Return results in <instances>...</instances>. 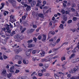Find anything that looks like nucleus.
<instances>
[{
	"label": "nucleus",
	"mask_w": 79,
	"mask_h": 79,
	"mask_svg": "<svg viewBox=\"0 0 79 79\" xmlns=\"http://www.w3.org/2000/svg\"><path fill=\"white\" fill-rule=\"evenodd\" d=\"M54 76L55 77L56 79H59V76H58V75H57L55 73H54Z\"/></svg>",
	"instance_id": "nucleus-16"
},
{
	"label": "nucleus",
	"mask_w": 79,
	"mask_h": 79,
	"mask_svg": "<svg viewBox=\"0 0 79 79\" xmlns=\"http://www.w3.org/2000/svg\"><path fill=\"white\" fill-rule=\"evenodd\" d=\"M6 70H4L2 71V74H4L6 73Z\"/></svg>",
	"instance_id": "nucleus-39"
},
{
	"label": "nucleus",
	"mask_w": 79,
	"mask_h": 79,
	"mask_svg": "<svg viewBox=\"0 0 79 79\" xmlns=\"http://www.w3.org/2000/svg\"><path fill=\"white\" fill-rule=\"evenodd\" d=\"M10 72V73H13V74L15 73V72H14V71H13V70H9Z\"/></svg>",
	"instance_id": "nucleus-48"
},
{
	"label": "nucleus",
	"mask_w": 79,
	"mask_h": 79,
	"mask_svg": "<svg viewBox=\"0 0 79 79\" xmlns=\"http://www.w3.org/2000/svg\"><path fill=\"white\" fill-rule=\"evenodd\" d=\"M58 57V56H56L54 57H49V56H47L46 57L45 60L46 62H47V61H50V60H52V59H55V58H57Z\"/></svg>",
	"instance_id": "nucleus-1"
},
{
	"label": "nucleus",
	"mask_w": 79,
	"mask_h": 79,
	"mask_svg": "<svg viewBox=\"0 0 79 79\" xmlns=\"http://www.w3.org/2000/svg\"><path fill=\"white\" fill-rule=\"evenodd\" d=\"M25 7H26V6L27 7V8L26 9V10L27 11H29V10H31V6H28L27 4L25 5Z\"/></svg>",
	"instance_id": "nucleus-5"
},
{
	"label": "nucleus",
	"mask_w": 79,
	"mask_h": 79,
	"mask_svg": "<svg viewBox=\"0 0 79 79\" xmlns=\"http://www.w3.org/2000/svg\"><path fill=\"white\" fill-rule=\"evenodd\" d=\"M32 60L33 61H35L36 60H37V61H39V60L37 59V58H36V57H33V58H32Z\"/></svg>",
	"instance_id": "nucleus-19"
},
{
	"label": "nucleus",
	"mask_w": 79,
	"mask_h": 79,
	"mask_svg": "<svg viewBox=\"0 0 79 79\" xmlns=\"http://www.w3.org/2000/svg\"><path fill=\"white\" fill-rule=\"evenodd\" d=\"M1 50H6V49L5 47L3 46L1 47Z\"/></svg>",
	"instance_id": "nucleus-37"
},
{
	"label": "nucleus",
	"mask_w": 79,
	"mask_h": 79,
	"mask_svg": "<svg viewBox=\"0 0 79 79\" xmlns=\"http://www.w3.org/2000/svg\"><path fill=\"white\" fill-rule=\"evenodd\" d=\"M15 53H19V52L18 49H15Z\"/></svg>",
	"instance_id": "nucleus-29"
},
{
	"label": "nucleus",
	"mask_w": 79,
	"mask_h": 79,
	"mask_svg": "<svg viewBox=\"0 0 79 79\" xmlns=\"http://www.w3.org/2000/svg\"><path fill=\"white\" fill-rule=\"evenodd\" d=\"M70 79H76V78L74 77H71L70 78Z\"/></svg>",
	"instance_id": "nucleus-64"
},
{
	"label": "nucleus",
	"mask_w": 79,
	"mask_h": 79,
	"mask_svg": "<svg viewBox=\"0 0 79 79\" xmlns=\"http://www.w3.org/2000/svg\"><path fill=\"white\" fill-rule=\"evenodd\" d=\"M16 34L15 31H12L10 35H11V36H13V35H14V34Z\"/></svg>",
	"instance_id": "nucleus-18"
},
{
	"label": "nucleus",
	"mask_w": 79,
	"mask_h": 79,
	"mask_svg": "<svg viewBox=\"0 0 79 79\" xmlns=\"http://www.w3.org/2000/svg\"><path fill=\"white\" fill-rule=\"evenodd\" d=\"M68 42H65L62 44V46H63V45H68Z\"/></svg>",
	"instance_id": "nucleus-47"
},
{
	"label": "nucleus",
	"mask_w": 79,
	"mask_h": 79,
	"mask_svg": "<svg viewBox=\"0 0 79 79\" xmlns=\"http://www.w3.org/2000/svg\"><path fill=\"white\" fill-rule=\"evenodd\" d=\"M20 71H19V70L16 69L15 70V73H16V74H17V73H19Z\"/></svg>",
	"instance_id": "nucleus-35"
},
{
	"label": "nucleus",
	"mask_w": 79,
	"mask_h": 79,
	"mask_svg": "<svg viewBox=\"0 0 79 79\" xmlns=\"http://www.w3.org/2000/svg\"><path fill=\"white\" fill-rule=\"evenodd\" d=\"M18 79H23V77L19 76L18 77Z\"/></svg>",
	"instance_id": "nucleus-63"
},
{
	"label": "nucleus",
	"mask_w": 79,
	"mask_h": 79,
	"mask_svg": "<svg viewBox=\"0 0 79 79\" xmlns=\"http://www.w3.org/2000/svg\"><path fill=\"white\" fill-rule=\"evenodd\" d=\"M77 48H78V49H79V45H77L76 47L75 48V50H77V51H78L79 50H78L77 49Z\"/></svg>",
	"instance_id": "nucleus-28"
},
{
	"label": "nucleus",
	"mask_w": 79,
	"mask_h": 79,
	"mask_svg": "<svg viewBox=\"0 0 79 79\" xmlns=\"http://www.w3.org/2000/svg\"><path fill=\"white\" fill-rule=\"evenodd\" d=\"M9 26L11 28H13V26L10 23H9Z\"/></svg>",
	"instance_id": "nucleus-52"
},
{
	"label": "nucleus",
	"mask_w": 79,
	"mask_h": 79,
	"mask_svg": "<svg viewBox=\"0 0 79 79\" xmlns=\"http://www.w3.org/2000/svg\"><path fill=\"white\" fill-rule=\"evenodd\" d=\"M20 30H23V26L20 25Z\"/></svg>",
	"instance_id": "nucleus-61"
},
{
	"label": "nucleus",
	"mask_w": 79,
	"mask_h": 79,
	"mask_svg": "<svg viewBox=\"0 0 79 79\" xmlns=\"http://www.w3.org/2000/svg\"><path fill=\"white\" fill-rule=\"evenodd\" d=\"M38 39H39V40H40L41 39H42V36L40 35H39L38 37Z\"/></svg>",
	"instance_id": "nucleus-50"
},
{
	"label": "nucleus",
	"mask_w": 79,
	"mask_h": 79,
	"mask_svg": "<svg viewBox=\"0 0 79 79\" xmlns=\"http://www.w3.org/2000/svg\"><path fill=\"white\" fill-rule=\"evenodd\" d=\"M33 40L35 42H36L37 41V38H33Z\"/></svg>",
	"instance_id": "nucleus-51"
},
{
	"label": "nucleus",
	"mask_w": 79,
	"mask_h": 79,
	"mask_svg": "<svg viewBox=\"0 0 79 79\" xmlns=\"http://www.w3.org/2000/svg\"><path fill=\"white\" fill-rule=\"evenodd\" d=\"M10 21L12 23H13V22H15V21H16V20L14 19V16L12 15L10 16Z\"/></svg>",
	"instance_id": "nucleus-2"
},
{
	"label": "nucleus",
	"mask_w": 79,
	"mask_h": 79,
	"mask_svg": "<svg viewBox=\"0 0 79 79\" xmlns=\"http://www.w3.org/2000/svg\"><path fill=\"white\" fill-rule=\"evenodd\" d=\"M48 68V64L44 65L42 67L43 69H47Z\"/></svg>",
	"instance_id": "nucleus-9"
},
{
	"label": "nucleus",
	"mask_w": 79,
	"mask_h": 79,
	"mask_svg": "<svg viewBox=\"0 0 79 79\" xmlns=\"http://www.w3.org/2000/svg\"><path fill=\"white\" fill-rule=\"evenodd\" d=\"M38 76H43V75L42 74V73H38Z\"/></svg>",
	"instance_id": "nucleus-57"
},
{
	"label": "nucleus",
	"mask_w": 79,
	"mask_h": 79,
	"mask_svg": "<svg viewBox=\"0 0 79 79\" xmlns=\"http://www.w3.org/2000/svg\"><path fill=\"white\" fill-rule=\"evenodd\" d=\"M5 5V3L4 2H2L1 3V6H3L4 7V6Z\"/></svg>",
	"instance_id": "nucleus-60"
},
{
	"label": "nucleus",
	"mask_w": 79,
	"mask_h": 79,
	"mask_svg": "<svg viewBox=\"0 0 79 79\" xmlns=\"http://www.w3.org/2000/svg\"><path fill=\"white\" fill-rule=\"evenodd\" d=\"M28 48H31V47H35V45L34 44H30L28 43Z\"/></svg>",
	"instance_id": "nucleus-8"
},
{
	"label": "nucleus",
	"mask_w": 79,
	"mask_h": 79,
	"mask_svg": "<svg viewBox=\"0 0 79 79\" xmlns=\"http://www.w3.org/2000/svg\"><path fill=\"white\" fill-rule=\"evenodd\" d=\"M35 5H36V2L35 1H33L31 3V7H34Z\"/></svg>",
	"instance_id": "nucleus-3"
},
{
	"label": "nucleus",
	"mask_w": 79,
	"mask_h": 79,
	"mask_svg": "<svg viewBox=\"0 0 79 79\" xmlns=\"http://www.w3.org/2000/svg\"><path fill=\"white\" fill-rule=\"evenodd\" d=\"M59 27L62 29H63V24H60L59 26Z\"/></svg>",
	"instance_id": "nucleus-23"
},
{
	"label": "nucleus",
	"mask_w": 79,
	"mask_h": 79,
	"mask_svg": "<svg viewBox=\"0 0 79 79\" xmlns=\"http://www.w3.org/2000/svg\"><path fill=\"white\" fill-rule=\"evenodd\" d=\"M10 27V25H7V27H6V29L7 30H9L10 29V28L9 27Z\"/></svg>",
	"instance_id": "nucleus-32"
},
{
	"label": "nucleus",
	"mask_w": 79,
	"mask_h": 79,
	"mask_svg": "<svg viewBox=\"0 0 79 79\" xmlns=\"http://www.w3.org/2000/svg\"><path fill=\"white\" fill-rule=\"evenodd\" d=\"M74 50H73V53H76L77 52L76 51V50L75 49V48L74 49Z\"/></svg>",
	"instance_id": "nucleus-58"
},
{
	"label": "nucleus",
	"mask_w": 79,
	"mask_h": 79,
	"mask_svg": "<svg viewBox=\"0 0 79 79\" xmlns=\"http://www.w3.org/2000/svg\"><path fill=\"white\" fill-rule=\"evenodd\" d=\"M36 52H37V51L36 50H34L32 51V54H35L36 53Z\"/></svg>",
	"instance_id": "nucleus-34"
},
{
	"label": "nucleus",
	"mask_w": 79,
	"mask_h": 79,
	"mask_svg": "<svg viewBox=\"0 0 79 79\" xmlns=\"http://www.w3.org/2000/svg\"><path fill=\"white\" fill-rule=\"evenodd\" d=\"M71 31H72L73 32H75L76 31V29H71Z\"/></svg>",
	"instance_id": "nucleus-56"
},
{
	"label": "nucleus",
	"mask_w": 79,
	"mask_h": 79,
	"mask_svg": "<svg viewBox=\"0 0 79 79\" xmlns=\"http://www.w3.org/2000/svg\"><path fill=\"white\" fill-rule=\"evenodd\" d=\"M44 61L46 62L45 59H41V62H44Z\"/></svg>",
	"instance_id": "nucleus-55"
},
{
	"label": "nucleus",
	"mask_w": 79,
	"mask_h": 79,
	"mask_svg": "<svg viewBox=\"0 0 79 79\" xmlns=\"http://www.w3.org/2000/svg\"><path fill=\"white\" fill-rule=\"evenodd\" d=\"M23 62L24 64H27L29 63V61H28V60H27L26 61L25 60H24L23 61Z\"/></svg>",
	"instance_id": "nucleus-14"
},
{
	"label": "nucleus",
	"mask_w": 79,
	"mask_h": 79,
	"mask_svg": "<svg viewBox=\"0 0 79 79\" xmlns=\"http://www.w3.org/2000/svg\"><path fill=\"white\" fill-rule=\"evenodd\" d=\"M75 56V54H73L71 55V56H70L69 58H70V59H71L72 57H73V56Z\"/></svg>",
	"instance_id": "nucleus-30"
},
{
	"label": "nucleus",
	"mask_w": 79,
	"mask_h": 79,
	"mask_svg": "<svg viewBox=\"0 0 79 79\" xmlns=\"http://www.w3.org/2000/svg\"><path fill=\"white\" fill-rule=\"evenodd\" d=\"M73 21H76L77 20V18H76V17H74L73 18Z\"/></svg>",
	"instance_id": "nucleus-46"
},
{
	"label": "nucleus",
	"mask_w": 79,
	"mask_h": 79,
	"mask_svg": "<svg viewBox=\"0 0 79 79\" xmlns=\"http://www.w3.org/2000/svg\"><path fill=\"white\" fill-rule=\"evenodd\" d=\"M14 1L15 0H8V2L12 4V3H13Z\"/></svg>",
	"instance_id": "nucleus-27"
},
{
	"label": "nucleus",
	"mask_w": 79,
	"mask_h": 79,
	"mask_svg": "<svg viewBox=\"0 0 79 79\" xmlns=\"http://www.w3.org/2000/svg\"><path fill=\"white\" fill-rule=\"evenodd\" d=\"M44 54H45L44 52H42V53H40V54L41 56H44Z\"/></svg>",
	"instance_id": "nucleus-20"
},
{
	"label": "nucleus",
	"mask_w": 79,
	"mask_h": 79,
	"mask_svg": "<svg viewBox=\"0 0 79 79\" xmlns=\"http://www.w3.org/2000/svg\"><path fill=\"white\" fill-rule=\"evenodd\" d=\"M37 26L36 25H33V28H37Z\"/></svg>",
	"instance_id": "nucleus-53"
},
{
	"label": "nucleus",
	"mask_w": 79,
	"mask_h": 79,
	"mask_svg": "<svg viewBox=\"0 0 79 79\" xmlns=\"http://www.w3.org/2000/svg\"><path fill=\"white\" fill-rule=\"evenodd\" d=\"M29 54H30V53H29V52L27 51L26 52V54L27 56H29Z\"/></svg>",
	"instance_id": "nucleus-45"
},
{
	"label": "nucleus",
	"mask_w": 79,
	"mask_h": 79,
	"mask_svg": "<svg viewBox=\"0 0 79 79\" xmlns=\"http://www.w3.org/2000/svg\"><path fill=\"white\" fill-rule=\"evenodd\" d=\"M35 31L34 29H31L30 30H28L27 31V33L28 34H31L33 32H34Z\"/></svg>",
	"instance_id": "nucleus-7"
},
{
	"label": "nucleus",
	"mask_w": 79,
	"mask_h": 79,
	"mask_svg": "<svg viewBox=\"0 0 79 79\" xmlns=\"http://www.w3.org/2000/svg\"><path fill=\"white\" fill-rule=\"evenodd\" d=\"M42 36L43 37L42 39V40L43 42H44V41H45V40L47 39V35L44 34H43L42 35Z\"/></svg>",
	"instance_id": "nucleus-6"
},
{
	"label": "nucleus",
	"mask_w": 79,
	"mask_h": 79,
	"mask_svg": "<svg viewBox=\"0 0 79 79\" xmlns=\"http://www.w3.org/2000/svg\"><path fill=\"white\" fill-rule=\"evenodd\" d=\"M23 24L24 26H28L29 25L28 23L25 21H23Z\"/></svg>",
	"instance_id": "nucleus-12"
},
{
	"label": "nucleus",
	"mask_w": 79,
	"mask_h": 79,
	"mask_svg": "<svg viewBox=\"0 0 79 79\" xmlns=\"http://www.w3.org/2000/svg\"><path fill=\"white\" fill-rule=\"evenodd\" d=\"M15 66H17V67H21V66L17 64H15L14 65Z\"/></svg>",
	"instance_id": "nucleus-42"
},
{
	"label": "nucleus",
	"mask_w": 79,
	"mask_h": 79,
	"mask_svg": "<svg viewBox=\"0 0 79 79\" xmlns=\"http://www.w3.org/2000/svg\"><path fill=\"white\" fill-rule=\"evenodd\" d=\"M6 13L7 15H8V11H5L4 12H3L4 15L5 16H6Z\"/></svg>",
	"instance_id": "nucleus-17"
},
{
	"label": "nucleus",
	"mask_w": 79,
	"mask_h": 79,
	"mask_svg": "<svg viewBox=\"0 0 79 79\" xmlns=\"http://www.w3.org/2000/svg\"><path fill=\"white\" fill-rule=\"evenodd\" d=\"M41 71L43 73V72H46L47 71V70L46 69H43L41 70Z\"/></svg>",
	"instance_id": "nucleus-43"
},
{
	"label": "nucleus",
	"mask_w": 79,
	"mask_h": 79,
	"mask_svg": "<svg viewBox=\"0 0 79 79\" xmlns=\"http://www.w3.org/2000/svg\"><path fill=\"white\" fill-rule=\"evenodd\" d=\"M3 58L5 60H6V58H8V57H7V56H6L4 55L3 56Z\"/></svg>",
	"instance_id": "nucleus-44"
},
{
	"label": "nucleus",
	"mask_w": 79,
	"mask_h": 79,
	"mask_svg": "<svg viewBox=\"0 0 79 79\" xmlns=\"http://www.w3.org/2000/svg\"><path fill=\"white\" fill-rule=\"evenodd\" d=\"M14 1L15 0H8V2L12 4V3H13Z\"/></svg>",
	"instance_id": "nucleus-26"
},
{
	"label": "nucleus",
	"mask_w": 79,
	"mask_h": 79,
	"mask_svg": "<svg viewBox=\"0 0 79 79\" xmlns=\"http://www.w3.org/2000/svg\"><path fill=\"white\" fill-rule=\"evenodd\" d=\"M61 12L62 14H64V13H65V11H64V10L62 9L61 10Z\"/></svg>",
	"instance_id": "nucleus-40"
},
{
	"label": "nucleus",
	"mask_w": 79,
	"mask_h": 79,
	"mask_svg": "<svg viewBox=\"0 0 79 79\" xmlns=\"http://www.w3.org/2000/svg\"><path fill=\"white\" fill-rule=\"evenodd\" d=\"M74 16H77V17H79V14L77 12L74 14Z\"/></svg>",
	"instance_id": "nucleus-24"
},
{
	"label": "nucleus",
	"mask_w": 79,
	"mask_h": 79,
	"mask_svg": "<svg viewBox=\"0 0 79 79\" xmlns=\"http://www.w3.org/2000/svg\"><path fill=\"white\" fill-rule=\"evenodd\" d=\"M38 3H39V4H40V3H42V1L41 0H38L37 1Z\"/></svg>",
	"instance_id": "nucleus-54"
},
{
	"label": "nucleus",
	"mask_w": 79,
	"mask_h": 79,
	"mask_svg": "<svg viewBox=\"0 0 79 79\" xmlns=\"http://www.w3.org/2000/svg\"><path fill=\"white\" fill-rule=\"evenodd\" d=\"M26 15H25L23 16L22 17V19L23 21H24V20H26Z\"/></svg>",
	"instance_id": "nucleus-15"
},
{
	"label": "nucleus",
	"mask_w": 79,
	"mask_h": 79,
	"mask_svg": "<svg viewBox=\"0 0 79 79\" xmlns=\"http://www.w3.org/2000/svg\"><path fill=\"white\" fill-rule=\"evenodd\" d=\"M15 58V59H17V60H22V57L21 56L19 55H16Z\"/></svg>",
	"instance_id": "nucleus-4"
},
{
	"label": "nucleus",
	"mask_w": 79,
	"mask_h": 79,
	"mask_svg": "<svg viewBox=\"0 0 79 79\" xmlns=\"http://www.w3.org/2000/svg\"><path fill=\"white\" fill-rule=\"evenodd\" d=\"M2 43L3 44H6V41L5 40H2Z\"/></svg>",
	"instance_id": "nucleus-25"
},
{
	"label": "nucleus",
	"mask_w": 79,
	"mask_h": 79,
	"mask_svg": "<svg viewBox=\"0 0 79 79\" xmlns=\"http://www.w3.org/2000/svg\"><path fill=\"white\" fill-rule=\"evenodd\" d=\"M14 68H15V67H14V66H12L10 68V70H13Z\"/></svg>",
	"instance_id": "nucleus-41"
},
{
	"label": "nucleus",
	"mask_w": 79,
	"mask_h": 79,
	"mask_svg": "<svg viewBox=\"0 0 79 79\" xmlns=\"http://www.w3.org/2000/svg\"><path fill=\"white\" fill-rule=\"evenodd\" d=\"M44 76H46L47 77H48V76H50V73H44Z\"/></svg>",
	"instance_id": "nucleus-13"
},
{
	"label": "nucleus",
	"mask_w": 79,
	"mask_h": 79,
	"mask_svg": "<svg viewBox=\"0 0 79 79\" xmlns=\"http://www.w3.org/2000/svg\"><path fill=\"white\" fill-rule=\"evenodd\" d=\"M55 17H52V21H54L55 22V21H56V20H55Z\"/></svg>",
	"instance_id": "nucleus-62"
},
{
	"label": "nucleus",
	"mask_w": 79,
	"mask_h": 79,
	"mask_svg": "<svg viewBox=\"0 0 79 79\" xmlns=\"http://www.w3.org/2000/svg\"><path fill=\"white\" fill-rule=\"evenodd\" d=\"M11 76H12L11 74V73H9L7 75V77H8L9 78H10L11 77Z\"/></svg>",
	"instance_id": "nucleus-22"
},
{
	"label": "nucleus",
	"mask_w": 79,
	"mask_h": 79,
	"mask_svg": "<svg viewBox=\"0 0 79 79\" xmlns=\"http://www.w3.org/2000/svg\"><path fill=\"white\" fill-rule=\"evenodd\" d=\"M71 6L73 8H74V7H75L76 6V4H73Z\"/></svg>",
	"instance_id": "nucleus-49"
},
{
	"label": "nucleus",
	"mask_w": 79,
	"mask_h": 79,
	"mask_svg": "<svg viewBox=\"0 0 79 79\" xmlns=\"http://www.w3.org/2000/svg\"><path fill=\"white\" fill-rule=\"evenodd\" d=\"M61 60L63 61V60H65L66 58L64 57H63L61 58Z\"/></svg>",
	"instance_id": "nucleus-38"
},
{
	"label": "nucleus",
	"mask_w": 79,
	"mask_h": 79,
	"mask_svg": "<svg viewBox=\"0 0 79 79\" xmlns=\"http://www.w3.org/2000/svg\"><path fill=\"white\" fill-rule=\"evenodd\" d=\"M33 40H28L27 41V43H32V42H33Z\"/></svg>",
	"instance_id": "nucleus-33"
},
{
	"label": "nucleus",
	"mask_w": 79,
	"mask_h": 79,
	"mask_svg": "<svg viewBox=\"0 0 79 79\" xmlns=\"http://www.w3.org/2000/svg\"><path fill=\"white\" fill-rule=\"evenodd\" d=\"M79 67L76 66L73 69V71L74 72H76V71H78L79 70Z\"/></svg>",
	"instance_id": "nucleus-10"
},
{
	"label": "nucleus",
	"mask_w": 79,
	"mask_h": 79,
	"mask_svg": "<svg viewBox=\"0 0 79 79\" xmlns=\"http://www.w3.org/2000/svg\"><path fill=\"white\" fill-rule=\"evenodd\" d=\"M26 28H24V29H23L22 31H21V33H24V32L26 31Z\"/></svg>",
	"instance_id": "nucleus-31"
},
{
	"label": "nucleus",
	"mask_w": 79,
	"mask_h": 79,
	"mask_svg": "<svg viewBox=\"0 0 79 79\" xmlns=\"http://www.w3.org/2000/svg\"><path fill=\"white\" fill-rule=\"evenodd\" d=\"M73 21V20H68V24H69L70 23H72V22Z\"/></svg>",
	"instance_id": "nucleus-36"
},
{
	"label": "nucleus",
	"mask_w": 79,
	"mask_h": 79,
	"mask_svg": "<svg viewBox=\"0 0 79 79\" xmlns=\"http://www.w3.org/2000/svg\"><path fill=\"white\" fill-rule=\"evenodd\" d=\"M12 6L14 7H16V2L15 0L12 3Z\"/></svg>",
	"instance_id": "nucleus-11"
},
{
	"label": "nucleus",
	"mask_w": 79,
	"mask_h": 79,
	"mask_svg": "<svg viewBox=\"0 0 79 79\" xmlns=\"http://www.w3.org/2000/svg\"><path fill=\"white\" fill-rule=\"evenodd\" d=\"M67 77H71V75L70 74H69L67 75Z\"/></svg>",
	"instance_id": "nucleus-59"
},
{
	"label": "nucleus",
	"mask_w": 79,
	"mask_h": 79,
	"mask_svg": "<svg viewBox=\"0 0 79 79\" xmlns=\"http://www.w3.org/2000/svg\"><path fill=\"white\" fill-rule=\"evenodd\" d=\"M40 17V18H43L44 17V15L42 14H40L38 15Z\"/></svg>",
	"instance_id": "nucleus-21"
}]
</instances>
